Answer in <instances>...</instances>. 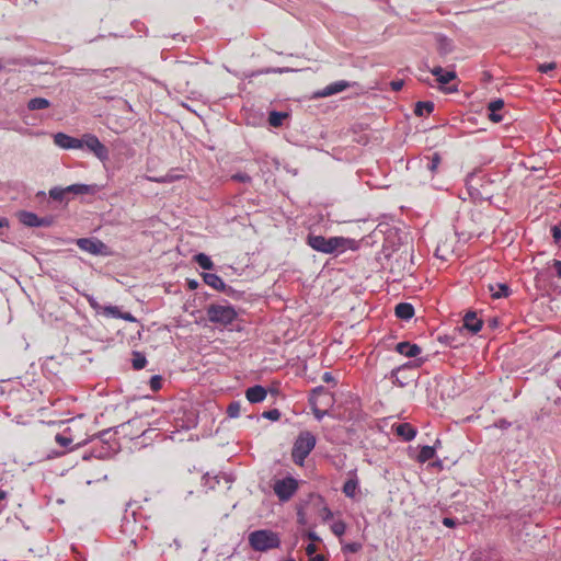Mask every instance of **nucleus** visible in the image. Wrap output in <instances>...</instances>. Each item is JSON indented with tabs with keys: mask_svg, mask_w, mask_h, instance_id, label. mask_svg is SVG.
<instances>
[{
	"mask_svg": "<svg viewBox=\"0 0 561 561\" xmlns=\"http://www.w3.org/2000/svg\"><path fill=\"white\" fill-rule=\"evenodd\" d=\"M306 244L312 250L324 254H340L346 250H355L357 248L354 239L345 237L325 238L320 234L309 232L306 237Z\"/></svg>",
	"mask_w": 561,
	"mask_h": 561,
	"instance_id": "obj_1",
	"label": "nucleus"
},
{
	"mask_svg": "<svg viewBox=\"0 0 561 561\" xmlns=\"http://www.w3.org/2000/svg\"><path fill=\"white\" fill-rule=\"evenodd\" d=\"M248 542L252 550L256 552H267L280 547V537L271 529L253 530L248 536Z\"/></svg>",
	"mask_w": 561,
	"mask_h": 561,
	"instance_id": "obj_2",
	"label": "nucleus"
},
{
	"mask_svg": "<svg viewBox=\"0 0 561 561\" xmlns=\"http://www.w3.org/2000/svg\"><path fill=\"white\" fill-rule=\"evenodd\" d=\"M133 505L134 503L127 504L121 524V531L128 537L138 536L147 528L139 507L133 508Z\"/></svg>",
	"mask_w": 561,
	"mask_h": 561,
	"instance_id": "obj_3",
	"label": "nucleus"
},
{
	"mask_svg": "<svg viewBox=\"0 0 561 561\" xmlns=\"http://www.w3.org/2000/svg\"><path fill=\"white\" fill-rule=\"evenodd\" d=\"M206 313L209 322L221 327L231 325L238 318L237 310L229 304H210Z\"/></svg>",
	"mask_w": 561,
	"mask_h": 561,
	"instance_id": "obj_4",
	"label": "nucleus"
},
{
	"mask_svg": "<svg viewBox=\"0 0 561 561\" xmlns=\"http://www.w3.org/2000/svg\"><path fill=\"white\" fill-rule=\"evenodd\" d=\"M317 443L316 436L309 432L304 431L300 432L297 436L293 449H291V458L296 465H302L305 459L312 451Z\"/></svg>",
	"mask_w": 561,
	"mask_h": 561,
	"instance_id": "obj_5",
	"label": "nucleus"
},
{
	"mask_svg": "<svg viewBox=\"0 0 561 561\" xmlns=\"http://www.w3.org/2000/svg\"><path fill=\"white\" fill-rule=\"evenodd\" d=\"M492 181L485 175H470L467 180L469 195L474 199L490 201L493 194L488 191Z\"/></svg>",
	"mask_w": 561,
	"mask_h": 561,
	"instance_id": "obj_6",
	"label": "nucleus"
},
{
	"mask_svg": "<svg viewBox=\"0 0 561 561\" xmlns=\"http://www.w3.org/2000/svg\"><path fill=\"white\" fill-rule=\"evenodd\" d=\"M273 490L280 502H287L297 492L298 481L294 477L288 476L286 478L276 480L273 485Z\"/></svg>",
	"mask_w": 561,
	"mask_h": 561,
	"instance_id": "obj_7",
	"label": "nucleus"
},
{
	"mask_svg": "<svg viewBox=\"0 0 561 561\" xmlns=\"http://www.w3.org/2000/svg\"><path fill=\"white\" fill-rule=\"evenodd\" d=\"M76 243L80 250L93 255L110 256L112 254L110 247L98 238H80Z\"/></svg>",
	"mask_w": 561,
	"mask_h": 561,
	"instance_id": "obj_8",
	"label": "nucleus"
},
{
	"mask_svg": "<svg viewBox=\"0 0 561 561\" xmlns=\"http://www.w3.org/2000/svg\"><path fill=\"white\" fill-rule=\"evenodd\" d=\"M82 148L85 147L90 152H92L99 160L106 161L110 157V151L105 145H103L100 139L93 134H85L81 138Z\"/></svg>",
	"mask_w": 561,
	"mask_h": 561,
	"instance_id": "obj_9",
	"label": "nucleus"
},
{
	"mask_svg": "<svg viewBox=\"0 0 561 561\" xmlns=\"http://www.w3.org/2000/svg\"><path fill=\"white\" fill-rule=\"evenodd\" d=\"M411 369H412L411 363L403 364V365L392 369L390 373V379L392 380V383L398 387H401V388L408 386L411 381V376L408 373Z\"/></svg>",
	"mask_w": 561,
	"mask_h": 561,
	"instance_id": "obj_10",
	"label": "nucleus"
},
{
	"mask_svg": "<svg viewBox=\"0 0 561 561\" xmlns=\"http://www.w3.org/2000/svg\"><path fill=\"white\" fill-rule=\"evenodd\" d=\"M54 144L61 149H80L82 141L79 138L71 137L65 133L54 135Z\"/></svg>",
	"mask_w": 561,
	"mask_h": 561,
	"instance_id": "obj_11",
	"label": "nucleus"
},
{
	"mask_svg": "<svg viewBox=\"0 0 561 561\" xmlns=\"http://www.w3.org/2000/svg\"><path fill=\"white\" fill-rule=\"evenodd\" d=\"M96 188H98V186L95 184L88 185V184H81V183L71 184L67 187H62L64 193H66V195H67V197H69V199L71 198V196H76V195H92L96 192Z\"/></svg>",
	"mask_w": 561,
	"mask_h": 561,
	"instance_id": "obj_12",
	"label": "nucleus"
},
{
	"mask_svg": "<svg viewBox=\"0 0 561 561\" xmlns=\"http://www.w3.org/2000/svg\"><path fill=\"white\" fill-rule=\"evenodd\" d=\"M348 87H351V83L345 80L335 81L329 85H327L324 89L318 91L314 93V98H327L334 94H337L340 92H343Z\"/></svg>",
	"mask_w": 561,
	"mask_h": 561,
	"instance_id": "obj_13",
	"label": "nucleus"
},
{
	"mask_svg": "<svg viewBox=\"0 0 561 561\" xmlns=\"http://www.w3.org/2000/svg\"><path fill=\"white\" fill-rule=\"evenodd\" d=\"M392 431L404 442H411L416 436V428L410 423H397L392 425Z\"/></svg>",
	"mask_w": 561,
	"mask_h": 561,
	"instance_id": "obj_14",
	"label": "nucleus"
},
{
	"mask_svg": "<svg viewBox=\"0 0 561 561\" xmlns=\"http://www.w3.org/2000/svg\"><path fill=\"white\" fill-rule=\"evenodd\" d=\"M483 321L478 318L474 311H468L463 317L462 328L468 330L472 334H477L481 331Z\"/></svg>",
	"mask_w": 561,
	"mask_h": 561,
	"instance_id": "obj_15",
	"label": "nucleus"
},
{
	"mask_svg": "<svg viewBox=\"0 0 561 561\" xmlns=\"http://www.w3.org/2000/svg\"><path fill=\"white\" fill-rule=\"evenodd\" d=\"M322 393H325V388L323 386H319L312 389L311 397L309 398V404L311 407L312 413L318 421H321L324 417V415L328 414L327 410H321L317 407L316 397Z\"/></svg>",
	"mask_w": 561,
	"mask_h": 561,
	"instance_id": "obj_16",
	"label": "nucleus"
},
{
	"mask_svg": "<svg viewBox=\"0 0 561 561\" xmlns=\"http://www.w3.org/2000/svg\"><path fill=\"white\" fill-rule=\"evenodd\" d=\"M266 396L267 391L261 385L249 387L245 390V398L250 403H260L265 400Z\"/></svg>",
	"mask_w": 561,
	"mask_h": 561,
	"instance_id": "obj_17",
	"label": "nucleus"
},
{
	"mask_svg": "<svg viewBox=\"0 0 561 561\" xmlns=\"http://www.w3.org/2000/svg\"><path fill=\"white\" fill-rule=\"evenodd\" d=\"M431 72L436 77V80L440 87L448 84L457 78V75L454 70H445L440 66L434 67L431 69Z\"/></svg>",
	"mask_w": 561,
	"mask_h": 561,
	"instance_id": "obj_18",
	"label": "nucleus"
},
{
	"mask_svg": "<svg viewBox=\"0 0 561 561\" xmlns=\"http://www.w3.org/2000/svg\"><path fill=\"white\" fill-rule=\"evenodd\" d=\"M351 477L347 479L342 488V492L346 497L354 499L359 490V481L355 471H350Z\"/></svg>",
	"mask_w": 561,
	"mask_h": 561,
	"instance_id": "obj_19",
	"label": "nucleus"
},
{
	"mask_svg": "<svg viewBox=\"0 0 561 561\" xmlns=\"http://www.w3.org/2000/svg\"><path fill=\"white\" fill-rule=\"evenodd\" d=\"M488 290L493 299L506 298L512 294L510 286L505 283L489 284Z\"/></svg>",
	"mask_w": 561,
	"mask_h": 561,
	"instance_id": "obj_20",
	"label": "nucleus"
},
{
	"mask_svg": "<svg viewBox=\"0 0 561 561\" xmlns=\"http://www.w3.org/2000/svg\"><path fill=\"white\" fill-rule=\"evenodd\" d=\"M396 351L407 357H416L421 354L422 350L417 344L410 342H400L396 345Z\"/></svg>",
	"mask_w": 561,
	"mask_h": 561,
	"instance_id": "obj_21",
	"label": "nucleus"
},
{
	"mask_svg": "<svg viewBox=\"0 0 561 561\" xmlns=\"http://www.w3.org/2000/svg\"><path fill=\"white\" fill-rule=\"evenodd\" d=\"M504 107V101L496 99L488 104L489 119L493 123H500L503 121V116L497 112Z\"/></svg>",
	"mask_w": 561,
	"mask_h": 561,
	"instance_id": "obj_22",
	"label": "nucleus"
},
{
	"mask_svg": "<svg viewBox=\"0 0 561 561\" xmlns=\"http://www.w3.org/2000/svg\"><path fill=\"white\" fill-rule=\"evenodd\" d=\"M183 178V174L179 173V169H172L170 170L165 175L162 176H147V180L154 183H172L178 180H181Z\"/></svg>",
	"mask_w": 561,
	"mask_h": 561,
	"instance_id": "obj_23",
	"label": "nucleus"
},
{
	"mask_svg": "<svg viewBox=\"0 0 561 561\" xmlns=\"http://www.w3.org/2000/svg\"><path fill=\"white\" fill-rule=\"evenodd\" d=\"M394 314L401 320H410L414 316V307L409 302H400L394 308Z\"/></svg>",
	"mask_w": 561,
	"mask_h": 561,
	"instance_id": "obj_24",
	"label": "nucleus"
},
{
	"mask_svg": "<svg viewBox=\"0 0 561 561\" xmlns=\"http://www.w3.org/2000/svg\"><path fill=\"white\" fill-rule=\"evenodd\" d=\"M203 280L206 285L210 286L211 288L221 291V289H225V282L224 279L214 273H202Z\"/></svg>",
	"mask_w": 561,
	"mask_h": 561,
	"instance_id": "obj_25",
	"label": "nucleus"
},
{
	"mask_svg": "<svg viewBox=\"0 0 561 561\" xmlns=\"http://www.w3.org/2000/svg\"><path fill=\"white\" fill-rule=\"evenodd\" d=\"M438 444H440L439 439L436 440L434 446H427V445L422 446L416 456V460L420 463H425V462L430 461L431 459H433L435 456V453H436V445H438Z\"/></svg>",
	"mask_w": 561,
	"mask_h": 561,
	"instance_id": "obj_26",
	"label": "nucleus"
},
{
	"mask_svg": "<svg viewBox=\"0 0 561 561\" xmlns=\"http://www.w3.org/2000/svg\"><path fill=\"white\" fill-rule=\"evenodd\" d=\"M19 221L26 227H37L38 216L35 213L21 210L18 213Z\"/></svg>",
	"mask_w": 561,
	"mask_h": 561,
	"instance_id": "obj_27",
	"label": "nucleus"
},
{
	"mask_svg": "<svg viewBox=\"0 0 561 561\" xmlns=\"http://www.w3.org/2000/svg\"><path fill=\"white\" fill-rule=\"evenodd\" d=\"M435 105L432 101H419L415 103L414 114L424 117L433 113Z\"/></svg>",
	"mask_w": 561,
	"mask_h": 561,
	"instance_id": "obj_28",
	"label": "nucleus"
},
{
	"mask_svg": "<svg viewBox=\"0 0 561 561\" xmlns=\"http://www.w3.org/2000/svg\"><path fill=\"white\" fill-rule=\"evenodd\" d=\"M194 262L198 264V266L205 271H210L214 268V263L211 259L205 253H197L193 257Z\"/></svg>",
	"mask_w": 561,
	"mask_h": 561,
	"instance_id": "obj_29",
	"label": "nucleus"
},
{
	"mask_svg": "<svg viewBox=\"0 0 561 561\" xmlns=\"http://www.w3.org/2000/svg\"><path fill=\"white\" fill-rule=\"evenodd\" d=\"M50 106V102L45 98H33L27 102L30 111L44 110Z\"/></svg>",
	"mask_w": 561,
	"mask_h": 561,
	"instance_id": "obj_30",
	"label": "nucleus"
},
{
	"mask_svg": "<svg viewBox=\"0 0 561 561\" xmlns=\"http://www.w3.org/2000/svg\"><path fill=\"white\" fill-rule=\"evenodd\" d=\"M131 355V366L135 370H140L146 367L148 362L144 353L134 351Z\"/></svg>",
	"mask_w": 561,
	"mask_h": 561,
	"instance_id": "obj_31",
	"label": "nucleus"
},
{
	"mask_svg": "<svg viewBox=\"0 0 561 561\" xmlns=\"http://www.w3.org/2000/svg\"><path fill=\"white\" fill-rule=\"evenodd\" d=\"M440 161L442 158L439 153L435 152L431 157L426 158L425 169L430 171L432 174H434L437 171Z\"/></svg>",
	"mask_w": 561,
	"mask_h": 561,
	"instance_id": "obj_32",
	"label": "nucleus"
},
{
	"mask_svg": "<svg viewBox=\"0 0 561 561\" xmlns=\"http://www.w3.org/2000/svg\"><path fill=\"white\" fill-rule=\"evenodd\" d=\"M48 195L53 201H56L59 203L69 202V197H67L66 193H64V190L60 186L51 187L48 192Z\"/></svg>",
	"mask_w": 561,
	"mask_h": 561,
	"instance_id": "obj_33",
	"label": "nucleus"
},
{
	"mask_svg": "<svg viewBox=\"0 0 561 561\" xmlns=\"http://www.w3.org/2000/svg\"><path fill=\"white\" fill-rule=\"evenodd\" d=\"M286 117L287 113L272 111L268 115V123L273 127H280Z\"/></svg>",
	"mask_w": 561,
	"mask_h": 561,
	"instance_id": "obj_34",
	"label": "nucleus"
},
{
	"mask_svg": "<svg viewBox=\"0 0 561 561\" xmlns=\"http://www.w3.org/2000/svg\"><path fill=\"white\" fill-rule=\"evenodd\" d=\"M202 484L207 491L215 490V488L219 484V478L218 476H210L209 473H205L202 477Z\"/></svg>",
	"mask_w": 561,
	"mask_h": 561,
	"instance_id": "obj_35",
	"label": "nucleus"
},
{
	"mask_svg": "<svg viewBox=\"0 0 561 561\" xmlns=\"http://www.w3.org/2000/svg\"><path fill=\"white\" fill-rule=\"evenodd\" d=\"M311 497L316 499L317 504L322 506V518L324 520L331 519L333 514L332 511L325 505L324 497L320 494H311Z\"/></svg>",
	"mask_w": 561,
	"mask_h": 561,
	"instance_id": "obj_36",
	"label": "nucleus"
},
{
	"mask_svg": "<svg viewBox=\"0 0 561 561\" xmlns=\"http://www.w3.org/2000/svg\"><path fill=\"white\" fill-rule=\"evenodd\" d=\"M221 293H224L225 295H227L228 297H230L231 299H234V300L243 299L244 294H245L244 291L236 289V288L227 285L226 283H225V289H221Z\"/></svg>",
	"mask_w": 561,
	"mask_h": 561,
	"instance_id": "obj_37",
	"label": "nucleus"
},
{
	"mask_svg": "<svg viewBox=\"0 0 561 561\" xmlns=\"http://www.w3.org/2000/svg\"><path fill=\"white\" fill-rule=\"evenodd\" d=\"M453 42L446 37L440 36L438 39V53L443 56L451 53Z\"/></svg>",
	"mask_w": 561,
	"mask_h": 561,
	"instance_id": "obj_38",
	"label": "nucleus"
},
{
	"mask_svg": "<svg viewBox=\"0 0 561 561\" xmlns=\"http://www.w3.org/2000/svg\"><path fill=\"white\" fill-rule=\"evenodd\" d=\"M121 312L122 311L117 306L110 305V306H104L102 308L101 314H103L105 317L119 319Z\"/></svg>",
	"mask_w": 561,
	"mask_h": 561,
	"instance_id": "obj_39",
	"label": "nucleus"
},
{
	"mask_svg": "<svg viewBox=\"0 0 561 561\" xmlns=\"http://www.w3.org/2000/svg\"><path fill=\"white\" fill-rule=\"evenodd\" d=\"M241 404L239 401H231L227 407V415L231 419L240 415Z\"/></svg>",
	"mask_w": 561,
	"mask_h": 561,
	"instance_id": "obj_40",
	"label": "nucleus"
},
{
	"mask_svg": "<svg viewBox=\"0 0 561 561\" xmlns=\"http://www.w3.org/2000/svg\"><path fill=\"white\" fill-rule=\"evenodd\" d=\"M438 341L442 344H445L446 346L454 347V348H456L459 345V343H457V337L455 334L454 335H450V334L439 335Z\"/></svg>",
	"mask_w": 561,
	"mask_h": 561,
	"instance_id": "obj_41",
	"label": "nucleus"
},
{
	"mask_svg": "<svg viewBox=\"0 0 561 561\" xmlns=\"http://www.w3.org/2000/svg\"><path fill=\"white\" fill-rule=\"evenodd\" d=\"M253 160L259 163L260 165L262 167H268L270 162H273V163H277V161L273 158H270L267 154L265 153H255Z\"/></svg>",
	"mask_w": 561,
	"mask_h": 561,
	"instance_id": "obj_42",
	"label": "nucleus"
},
{
	"mask_svg": "<svg viewBox=\"0 0 561 561\" xmlns=\"http://www.w3.org/2000/svg\"><path fill=\"white\" fill-rule=\"evenodd\" d=\"M163 378L160 375H153L149 379V386L153 392L159 391L162 388Z\"/></svg>",
	"mask_w": 561,
	"mask_h": 561,
	"instance_id": "obj_43",
	"label": "nucleus"
},
{
	"mask_svg": "<svg viewBox=\"0 0 561 561\" xmlns=\"http://www.w3.org/2000/svg\"><path fill=\"white\" fill-rule=\"evenodd\" d=\"M56 443L61 446L62 448H69V446L72 443V438L69 436H66L65 434H57L55 436Z\"/></svg>",
	"mask_w": 561,
	"mask_h": 561,
	"instance_id": "obj_44",
	"label": "nucleus"
},
{
	"mask_svg": "<svg viewBox=\"0 0 561 561\" xmlns=\"http://www.w3.org/2000/svg\"><path fill=\"white\" fill-rule=\"evenodd\" d=\"M231 180L241 183H251L252 178L245 172H237L231 175Z\"/></svg>",
	"mask_w": 561,
	"mask_h": 561,
	"instance_id": "obj_45",
	"label": "nucleus"
},
{
	"mask_svg": "<svg viewBox=\"0 0 561 561\" xmlns=\"http://www.w3.org/2000/svg\"><path fill=\"white\" fill-rule=\"evenodd\" d=\"M550 231L553 238V242L558 245H561V222L559 225L552 226Z\"/></svg>",
	"mask_w": 561,
	"mask_h": 561,
	"instance_id": "obj_46",
	"label": "nucleus"
},
{
	"mask_svg": "<svg viewBox=\"0 0 561 561\" xmlns=\"http://www.w3.org/2000/svg\"><path fill=\"white\" fill-rule=\"evenodd\" d=\"M280 411L278 409H271L268 411L263 412L262 416L270 421H278L280 419Z\"/></svg>",
	"mask_w": 561,
	"mask_h": 561,
	"instance_id": "obj_47",
	"label": "nucleus"
},
{
	"mask_svg": "<svg viewBox=\"0 0 561 561\" xmlns=\"http://www.w3.org/2000/svg\"><path fill=\"white\" fill-rule=\"evenodd\" d=\"M556 68H557L556 62H545V64H539L537 69L541 73H548L550 71H553Z\"/></svg>",
	"mask_w": 561,
	"mask_h": 561,
	"instance_id": "obj_48",
	"label": "nucleus"
},
{
	"mask_svg": "<svg viewBox=\"0 0 561 561\" xmlns=\"http://www.w3.org/2000/svg\"><path fill=\"white\" fill-rule=\"evenodd\" d=\"M332 531L336 536H342L345 533V524L343 522H337L332 525Z\"/></svg>",
	"mask_w": 561,
	"mask_h": 561,
	"instance_id": "obj_49",
	"label": "nucleus"
},
{
	"mask_svg": "<svg viewBox=\"0 0 561 561\" xmlns=\"http://www.w3.org/2000/svg\"><path fill=\"white\" fill-rule=\"evenodd\" d=\"M362 549V545L359 542H350L343 547L344 551L356 553Z\"/></svg>",
	"mask_w": 561,
	"mask_h": 561,
	"instance_id": "obj_50",
	"label": "nucleus"
},
{
	"mask_svg": "<svg viewBox=\"0 0 561 561\" xmlns=\"http://www.w3.org/2000/svg\"><path fill=\"white\" fill-rule=\"evenodd\" d=\"M53 224H54L53 216L39 217L37 227H50Z\"/></svg>",
	"mask_w": 561,
	"mask_h": 561,
	"instance_id": "obj_51",
	"label": "nucleus"
},
{
	"mask_svg": "<svg viewBox=\"0 0 561 561\" xmlns=\"http://www.w3.org/2000/svg\"><path fill=\"white\" fill-rule=\"evenodd\" d=\"M442 523L444 526L448 527V528H455L459 525V522L457 518H453V517H444L442 519Z\"/></svg>",
	"mask_w": 561,
	"mask_h": 561,
	"instance_id": "obj_52",
	"label": "nucleus"
},
{
	"mask_svg": "<svg viewBox=\"0 0 561 561\" xmlns=\"http://www.w3.org/2000/svg\"><path fill=\"white\" fill-rule=\"evenodd\" d=\"M113 428H107V430H104L102 432L99 433V438L104 442V443H108V440L112 438L113 434Z\"/></svg>",
	"mask_w": 561,
	"mask_h": 561,
	"instance_id": "obj_53",
	"label": "nucleus"
},
{
	"mask_svg": "<svg viewBox=\"0 0 561 561\" xmlns=\"http://www.w3.org/2000/svg\"><path fill=\"white\" fill-rule=\"evenodd\" d=\"M550 266L554 270L556 276L561 279V260H552Z\"/></svg>",
	"mask_w": 561,
	"mask_h": 561,
	"instance_id": "obj_54",
	"label": "nucleus"
},
{
	"mask_svg": "<svg viewBox=\"0 0 561 561\" xmlns=\"http://www.w3.org/2000/svg\"><path fill=\"white\" fill-rule=\"evenodd\" d=\"M511 425H512V423L505 419H500V420L495 421L493 424L494 427L500 428V430H507L508 427H511Z\"/></svg>",
	"mask_w": 561,
	"mask_h": 561,
	"instance_id": "obj_55",
	"label": "nucleus"
},
{
	"mask_svg": "<svg viewBox=\"0 0 561 561\" xmlns=\"http://www.w3.org/2000/svg\"><path fill=\"white\" fill-rule=\"evenodd\" d=\"M403 85H404L403 80H393L390 82L391 90L394 92L400 91L403 88Z\"/></svg>",
	"mask_w": 561,
	"mask_h": 561,
	"instance_id": "obj_56",
	"label": "nucleus"
},
{
	"mask_svg": "<svg viewBox=\"0 0 561 561\" xmlns=\"http://www.w3.org/2000/svg\"><path fill=\"white\" fill-rule=\"evenodd\" d=\"M186 285H187L188 289L195 290L198 288L199 283L196 279L187 278Z\"/></svg>",
	"mask_w": 561,
	"mask_h": 561,
	"instance_id": "obj_57",
	"label": "nucleus"
},
{
	"mask_svg": "<svg viewBox=\"0 0 561 561\" xmlns=\"http://www.w3.org/2000/svg\"><path fill=\"white\" fill-rule=\"evenodd\" d=\"M119 319H124L129 322H136L137 319L130 312H121Z\"/></svg>",
	"mask_w": 561,
	"mask_h": 561,
	"instance_id": "obj_58",
	"label": "nucleus"
},
{
	"mask_svg": "<svg viewBox=\"0 0 561 561\" xmlns=\"http://www.w3.org/2000/svg\"><path fill=\"white\" fill-rule=\"evenodd\" d=\"M317 550V547L313 545V543H309L307 547H306V553L310 557L313 556V553L316 552Z\"/></svg>",
	"mask_w": 561,
	"mask_h": 561,
	"instance_id": "obj_59",
	"label": "nucleus"
},
{
	"mask_svg": "<svg viewBox=\"0 0 561 561\" xmlns=\"http://www.w3.org/2000/svg\"><path fill=\"white\" fill-rule=\"evenodd\" d=\"M90 306H91V307H92V308H93L98 313H101L102 308L104 307V306L99 305V304H98L96 301H94V300H90Z\"/></svg>",
	"mask_w": 561,
	"mask_h": 561,
	"instance_id": "obj_60",
	"label": "nucleus"
},
{
	"mask_svg": "<svg viewBox=\"0 0 561 561\" xmlns=\"http://www.w3.org/2000/svg\"><path fill=\"white\" fill-rule=\"evenodd\" d=\"M307 537H308L311 541H319V540H320V537H319L314 531H308V533H307Z\"/></svg>",
	"mask_w": 561,
	"mask_h": 561,
	"instance_id": "obj_61",
	"label": "nucleus"
},
{
	"mask_svg": "<svg viewBox=\"0 0 561 561\" xmlns=\"http://www.w3.org/2000/svg\"><path fill=\"white\" fill-rule=\"evenodd\" d=\"M322 380H323L324 382H331V381H333V380H334V378H333V376H332V374H331V373H328V371H327V373H324V374H323V376H322Z\"/></svg>",
	"mask_w": 561,
	"mask_h": 561,
	"instance_id": "obj_62",
	"label": "nucleus"
},
{
	"mask_svg": "<svg viewBox=\"0 0 561 561\" xmlns=\"http://www.w3.org/2000/svg\"><path fill=\"white\" fill-rule=\"evenodd\" d=\"M310 561H325V557L323 554H317L311 557Z\"/></svg>",
	"mask_w": 561,
	"mask_h": 561,
	"instance_id": "obj_63",
	"label": "nucleus"
},
{
	"mask_svg": "<svg viewBox=\"0 0 561 561\" xmlns=\"http://www.w3.org/2000/svg\"><path fill=\"white\" fill-rule=\"evenodd\" d=\"M9 227V220L5 217H0V228Z\"/></svg>",
	"mask_w": 561,
	"mask_h": 561,
	"instance_id": "obj_64",
	"label": "nucleus"
}]
</instances>
